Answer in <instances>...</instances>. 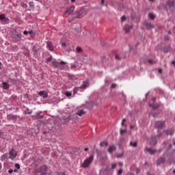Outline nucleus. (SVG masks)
<instances>
[{"instance_id":"obj_9","label":"nucleus","mask_w":175,"mask_h":175,"mask_svg":"<svg viewBox=\"0 0 175 175\" xmlns=\"http://www.w3.org/2000/svg\"><path fill=\"white\" fill-rule=\"evenodd\" d=\"M38 95L40 96H42L44 98H47V96H49V95L47 94V93H45L44 91H40L38 92Z\"/></svg>"},{"instance_id":"obj_19","label":"nucleus","mask_w":175,"mask_h":175,"mask_svg":"<svg viewBox=\"0 0 175 175\" xmlns=\"http://www.w3.org/2000/svg\"><path fill=\"white\" fill-rule=\"evenodd\" d=\"M88 166V159H86L82 164V167H87Z\"/></svg>"},{"instance_id":"obj_40","label":"nucleus","mask_w":175,"mask_h":175,"mask_svg":"<svg viewBox=\"0 0 175 175\" xmlns=\"http://www.w3.org/2000/svg\"><path fill=\"white\" fill-rule=\"evenodd\" d=\"M117 87V85L116 83H113L111 86V88H116Z\"/></svg>"},{"instance_id":"obj_4","label":"nucleus","mask_w":175,"mask_h":175,"mask_svg":"<svg viewBox=\"0 0 175 175\" xmlns=\"http://www.w3.org/2000/svg\"><path fill=\"white\" fill-rule=\"evenodd\" d=\"M156 128H158L159 129H162L163 126H165V122L162 121H157L155 123Z\"/></svg>"},{"instance_id":"obj_60","label":"nucleus","mask_w":175,"mask_h":175,"mask_svg":"<svg viewBox=\"0 0 175 175\" xmlns=\"http://www.w3.org/2000/svg\"><path fill=\"white\" fill-rule=\"evenodd\" d=\"M149 1H151L152 2L154 0H149Z\"/></svg>"},{"instance_id":"obj_63","label":"nucleus","mask_w":175,"mask_h":175,"mask_svg":"<svg viewBox=\"0 0 175 175\" xmlns=\"http://www.w3.org/2000/svg\"><path fill=\"white\" fill-rule=\"evenodd\" d=\"M0 122H1V120H0Z\"/></svg>"},{"instance_id":"obj_2","label":"nucleus","mask_w":175,"mask_h":175,"mask_svg":"<svg viewBox=\"0 0 175 175\" xmlns=\"http://www.w3.org/2000/svg\"><path fill=\"white\" fill-rule=\"evenodd\" d=\"M66 63L65 62L62 61L61 62H58L57 61L52 62V66L53 68H59L61 70H65V67L62 66V65H65Z\"/></svg>"},{"instance_id":"obj_15","label":"nucleus","mask_w":175,"mask_h":175,"mask_svg":"<svg viewBox=\"0 0 175 175\" xmlns=\"http://www.w3.org/2000/svg\"><path fill=\"white\" fill-rule=\"evenodd\" d=\"M116 150V146H109V148H108V152H109V154H111V152H113V151Z\"/></svg>"},{"instance_id":"obj_37","label":"nucleus","mask_w":175,"mask_h":175,"mask_svg":"<svg viewBox=\"0 0 175 175\" xmlns=\"http://www.w3.org/2000/svg\"><path fill=\"white\" fill-rule=\"evenodd\" d=\"M148 62L150 64V65H152V64H154V61H152V59H149L148 61Z\"/></svg>"},{"instance_id":"obj_18","label":"nucleus","mask_w":175,"mask_h":175,"mask_svg":"<svg viewBox=\"0 0 175 175\" xmlns=\"http://www.w3.org/2000/svg\"><path fill=\"white\" fill-rule=\"evenodd\" d=\"M147 151H148V152H150L151 155H152V154H155V152H157L156 150H154L152 148H148Z\"/></svg>"},{"instance_id":"obj_53","label":"nucleus","mask_w":175,"mask_h":175,"mask_svg":"<svg viewBox=\"0 0 175 175\" xmlns=\"http://www.w3.org/2000/svg\"><path fill=\"white\" fill-rule=\"evenodd\" d=\"M2 169V163H0V170Z\"/></svg>"},{"instance_id":"obj_10","label":"nucleus","mask_w":175,"mask_h":175,"mask_svg":"<svg viewBox=\"0 0 175 175\" xmlns=\"http://www.w3.org/2000/svg\"><path fill=\"white\" fill-rule=\"evenodd\" d=\"M167 5L170 8H173L174 6V0H168V1L167 2Z\"/></svg>"},{"instance_id":"obj_56","label":"nucleus","mask_w":175,"mask_h":175,"mask_svg":"<svg viewBox=\"0 0 175 175\" xmlns=\"http://www.w3.org/2000/svg\"><path fill=\"white\" fill-rule=\"evenodd\" d=\"M130 128H131V129H133L134 126H131Z\"/></svg>"},{"instance_id":"obj_59","label":"nucleus","mask_w":175,"mask_h":175,"mask_svg":"<svg viewBox=\"0 0 175 175\" xmlns=\"http://www.w3.org/2000/svg\"><path fill=\"white\" fill-rule=\"evenodd\" d=\"M62 175H66V174H65V173H63Z\"/></svg>"},{"instance_id":"obj_50","label":"nucleus","mask_w":175,"mask_h":175,"mask_svg":"<svg viewBox=\"0 0 175 175\" xmlns=\"http://www.w3.org/2000/svg\"><path fill=\"white\" fill-rule=\"evenodd\" d=\"M152 99V102H155V100H157V98L155 97H153Z\"/></svg>"},{"instance_id":"obj_17","label":"nucleus","mask_w":175,"mask_h":175,"mask_svg":"<svg viewBox=\"0 0 175 175\" xmlns=\"http://www.w3.org/2000/svg\"><path fill=\"white\" fill-rule=\"evenodd\" d=\"M3 88L4 90H9V83L3 82Z\"/></svg>"},{"instance_id":"obj_51","label":"nucleus","mask_w":175,"mask_h":175,"mask_svg":"<svg viewBox=\"0 0 175 175\" xmlns=\"http://www.w3.org/2000/svg\"><path fill=\"white\" fill-rule=\"evenodd\" d=\"M101 4L105 5V0H101Z\"/></svg>"},{"instance_id":"obj_8","label":"nucleus","mask_w":175,"mask_h":175,"mask_svg":"<svg viewBox=\"0 0 175 175\" xmlns=\"http://www.w3.org/2000/svg\"><path fill=\"white\" fill-rule=\"evenodd\" d=\"M14 33H15V39H16L18 41L21 40V36H23V35L18 33L16 30H14Z\"/></svg>"},{"instance_id":"obj_55","label":"nucleus","mask_w":175,"mask_h":175,"mask_svg":"<svg viewBox=\"0 0 175 175\" xmlns=\"http://www.w3.org/2000/svg\"><path fill=\"white\" fill-rule=\"evenodd\" d=\"M85 151H88V148H85Z\"/></svg>"},{"instance_id":"obj_1","label":"nucleus","mask_w":175,"mask_h":175,"mask_svg":"<svg viewBox=\"0 0 175 175\" xmlns=\"http://www.w3.org/2000/svg\"><path fill=\"white\" fill-rule=\"evenodd\" d=\"M48 167L46 165H43L35 170L36 174L39 175H46L47 173Z\"/></svg>"},{"instance_id":"obj_52","label":"nucleus","mask_w":175,"mask_h":175,"mask_svg":"<svg viewBox=\"0 0 175 175\" xmlns=\"http://www.w3.org/2000/svg\"><path fill=\"white\" fill-rule=\"evenodd\" d=\"M14 173H17L18 170L17 169L14 170Z\"/></svg>"},{"instance_id":"obj_39","label":"nucleus","mask_w":175,"mask_h":175,"mask_svg":"<svg viewBox=\"0 0 175 175\" xmlns=\"http://www.w3.org/2000/svg\"><path fill=\"white\" fill-rule=\"evenodd\" d=\"M122 21H125L126 20V17L125 16H122L121 18Z\"/></svg>"},{"instance_id":"obj_57","label":"nucleus","mask_w":175,"mask_h":175,"mask_svg":"<svg viewBox=\"0 0 175 175\" xmlns=\"http://www.w3.org/2000/svg\"><path fill=\"white\" fill-rule=\"evenodd\" d=\"M76 0H71V2H75Z\"/></svg>"},{"instance_id":"obj_21","label":"nucleus","mask_w":175,"mask_h":175,"mask_svg":"<svg viewBox=\"0 0 175 175\" xmlns=\"http://www.w3.org/2000/svg\"><path fill=\"white\" fill-rule=\"evenodd\" d=\"M100 145L101 147H107V146H109V143H107V142H103Z\"/></svg>"},{"instance_id":"obj_29","label":"nucleus","mask_w":175,"mask_h":175,"mask_svg":"<svg viewBox=\"0 0 175 175\" xmlns=\"http://www.w3.org/2000/svg\"><path fill=\"white\" fill-rule=\"evenodd\" d=\"M36 118H37V120H39L40 118H43V116H40V113H38L36 116Z\"/></svg>"},{"instance_id":"obj_34","label":"nucleus","mask_w":175,"mask_h":175,"mask_svg":"<svg viewBox=\"0 0 175 175\" xmlns=\"http://www.w3.org/2000/svg\"><path fill=\"white\" fill-rule=\"evenodd\" d=\"M122 172H123L122 168H120V169L118 170V175L122 174Z\"/></svg>"},{"instance_id":"obj_23","label":"nucleus","mask_w":175,"mask_h":175,"mask_svg":"<svg viewBox=\"0 0 175 175\" xmlns=\"http://www.w3.org/2000/svg\"><path fill=\"white\" fill-rule=\"evenodd\" d=\"M174 133V131H173L172 129L165 131L166 135H173Z\"/></svg>"},{"instance_id":"obj_49","label":"nucleus","mask_w":175,"mask_h":175,"mask_svg":"<svg viewBox=\"0 0 175 175\" xmlns=\"http://www.w3.org/2000/svg\"><path fill=\"white\" fill-rule=\"evenodd\" d=\"M158 72H159V73H162V68H159V69L158 70Z\"/></svg>"},{"instance_id":"obj_33","label":"nucleus","mask_w":175,"mask_h":175,"mask_svg":"<svg viewBox=\"0 0 175 175\" xmlns=\"http://www.w3.org/2000/svg\"><path fill=\"white\" fill-rule=\"evenodd\" d=\"M117 167V164L116 163H113L112 165H111V169L113 170H114V169H116Z\"/></svg>"},{"instance_id":"obj_45","label":"nucleus","mask_w":175,"mask_h":175,"mask_svg":"<svg viewBox=\"0 0 175 175\" xmlns=\"http://www.w3.org/2000/svg\"><path fill=\"white\" fill-rule=\"evenodd\" d=\"M62 47H66V44L65 42L62 43Z\"/></svg>"},{"instance_id":"obj_7","label":"nucleus","mask_w":175,"mask_h":175,"mask_svg":"<svg viewBox=\"0 0 175 175\" xmlns=\"http://www.w3.org/2000/svg\"><path fill=\"white\" fill-rule=\"evenodd\" d=\"M75 11V5H72L71 7L68 8L67 10L66 11V13L68 14H72L73 12Z\"/></svg>"},{"instance_id":"obj_27","label":"nucleus","mask_w":175,"mask_h":175,"mask_svg":"<svg viewBox=\"0 0 175 175\" xmlns=\"http://www.w3.org/2000/svg\"><path fill=\"white\" fill-rule=\"evenodd\" d=\"M76 68H77V66L75 64H72L70 69L71 70H76Z\"/></svg>"},{"instance_id":"obj_20","label":"nucleus","mask_w":175,"mask_h":175,"mask_svg":"<svg viewBox=\"0 0 175 175\" xmlns=\"http://www.w3.org/2000/svg\"><path fill=\"white\" fill-rule=\"evenodd\" d=\"M130 146L131 147H134L135 148H136V147H137V142H130Z\"/></svg>"},{"instance_id":"obj_54","label":"nucleus","mask_w":175,"mask_h":175,"mask_svg":"<svg viewBox=\"0 0 175 175\" xmlns=\"http://www.w3.org/2000/svg\"><path fill=\"white\" fill-rule=\"evenodd\" d=\"M30 6H32L33 5V3H29Z\"/></svg>"},{"instance_id":"obj_3","label":"nucleus","mask_w":175,"mask_h":175,"mask_svg":"<svg viewBox=\"0 0 175 175\" xmlns=\"http://www.w3.org/2000/svg\"><path fill=\"white\" fill-rule=\"evenodd\" d=\"M17 157V152L14 150V148H12L10 151V159H14Z\"/></svg>"},{"instance_id":"obj_46","label":"nucleus","mask_w":175,"mask_h":175,"mask_svg":"<svg viewBox=\"0 0 175 175\" xmlns=\"http://www.w3.org/2000/svg\"><path fill=\"white\" fill-rule=\"evenodd\" d=\"M23 34H24V35H28V31H27L25 30V31H23Z\"/></svg>"},{"instance_id":"obj_26","label":"nucleus","mask_w":175,"mask_h":175,"mask_svg":"<svg viewBox=\"0 0 175 175\" xmlns=\"http://www.w3.org/2000/svg\"><path fill=\"white\" fill-rule=\"evenodd\" d=\"M149 18L151 19V20H154V18H155V15L152 13H150L149 14Z\"/></svg>"},{"instance_id":"obj_38","label":"nucleus","mask_w":175,"mask_h":175,"mask_svg":"<svg viewBox=\"0 0 175 175\" xmlns=\"http://www.w3.org/2000/svg\"><path fill=\"white\" fill-rule=\"evenodd\" d=\"M15 167H16V169H20V164H18V163H16L15 164Z\"/></svg>"},{"instance_id":"obj_47","label":"nucleus","mask_w":175,"mask_h":175,"mask_svg":"<svg viewBox=\"0 0 175 175\" xmlns=\"http://www.w3.org/2000/svg\"><path fill=\"white\" fill-rule=\"evenodd\" d=\"M28 33H29L30 35H32L33 33V31L32 30L29 31H28Z\"/></svg>"},{"instance_id":"obj_11","label":"nucleus","mask_w":175,"mask_h":175,"mask_svg":"<svg viewBox=\"0 0 175 175\" xmlns=\"http://www.w3.org/2000/svg\"><path fill=\"white\" fill-rule=\"evenodd\" d=\"M133 27L132 26H128V25H126L124 27V31L126 33H128V32H130L131 30L133 29Z\"/></svg>"},{"instance_id":"obj_5","label":"nucleus","mask_w":175,"mask_h":175,"mask_svg":"<svg viewBox=\"0 0 175 175\" xmlns=\"http://www.w3.org/2000/svg\"><path fill=\"white\" fill-rule=\"evenodd\" d=\"M0 20H2L3 24H8L9 23V18L5 16V14L0 15Z\"/></svg>"},{"instance_id":"obj_62","label":"nucleus","mask_w":175,"mask_h":175,"mask_svg":"<svg viewBox=\"0 0 175 175\" xmlns=\"http://www.w3.org/2000/svg\"><path fill=\"white\" fill-rule=\"evenodd\" d=\"M174 144L175 145V143H174Z\"/></svg>"},{"instance_id":"obj_32","label":"nucleus","mask_w":175,"mask_h":175,"mask_svg":"<svg viewBox=\"0 0 175 175\" xmlns=\"http://www.w3.org/2000/svg\"><path fill=\"white\" fill-rule=\"evenodd\" d=\"M65 95L66 96H72V93L70 92H66Z\"/></svg>"},{"instance_id":"obj_6","label":"nucleus","mask_w":175,"mask_h":175,"mask_svg":"<svg viewBox=\"0 0 175 175\" xmlns=\"http://www.w3.org/2000/svg\"><path fill=\"white\" fill-rule=\"evenodd\" d=\"M158 139V136H154L150 139L151 146H157V140Z\"/></svg>"},{"instance_id":"obj_48","label":"nucleus","mask_w":175,"mask_h":175,"mask_svg":"<svg viewBox=\"0 0 175 175\" xmlns=\"http://www.w3.org/2000/svg\"><path fill=\"white\" fill-rule=\"evenodd\" d=\"M118 165H119V166H123L124 164L122 163V162H119Z\"/></svg>"},{"instance_id":"obj_16","label":"nucleus","mask_w":175,"mask_h":175,"mask_svg":"<svg viewBox=\"0 0 175 175\" xmlns=\"http://www.w3.org/2000/svg\"><path fill=\"white\" fill-rule=\"evenodd\" d=\"M149 106L150 107H152L154 110H155V109H158V107H159L158 104H149Z\"/></svg>"},{"instance_id":"obj_30","label":"nucleus","mask_w":175,"mask_h":175,"mask_svg":"<svg viewBox=\"0 0 175 175\" xmlns=\"http://www.w3.org/2000/svg\"><path fill=\"white\" fill-rule=\"evenodd\" d=\"M125 122H126V119H123L122 122V126H125V128H126V125H125Z\"/></svg>"},{"instance_id":"obj_36","label":"nucleus","mask_w":175,"mask_h":175,"mask_svg":"<svg viewBox=\"0 0 175 175\" xmlns=\"http://www.w3.org/2000/svg\"><path fill=\"white\" fill-rule=\"evenodd\" d=\"M81 88H87V83H84L83 85L81 87Z\"/></svg>"},{"instance_id":"obj_58","label":"nucleus","mask_w":175,"mask_h":175,"mask_svg":"<svg viewBox=\"0 0 175 175\" xmlns=\"http://www.w3.org/2000/svg\"><path fill=\"white\" fill-rule=\"evenodd\" d=\"M173 173H174V174H175V170H173Z\"/></svg>"},{"instance_id":"obj_25","label":"nucleus","mask_w":175,"mask_h":175,"mask_svg":"<svg viewBox=\"0 0 175 175\" xmlns=\"http://www.w3.org/2000/svg\"><path fill=\"white\" fill-rule=\"evenodd\" d=\"M68 77L70 80H76V77L75 75H68Z\"/></svg>"},{"instance_id":"obj_42","label":"nucleus","mask_w":175,"mask_h":175,"mask_svg":"<svg viewBox=\"0 0 175 175\" xmlns=\"http://www.w3.org/2000/svg\"><path fill=\"white\" fill-rule=\"evenodd\" d=\"M83 14V11L82 10H81L80 12H79V15L78 16V17L80 18V17H81V14Z\"/></svg>"},{"instance_id":"obj_41","label":"nucleus","mask_w":175,"mask_h":175,"mask_svg":"<svg viewBox=\"0 0 175 175\" xmlns=\"http://www.w3.org/2000/svg\"><path fill=\"white\" fill-rule=\"evenodd\" d=\"M53 59V58L52 57H49V58H47L46 59V62H51V61Z\"/></svg>"},{"instance_id":"obj_28","label":"nucleus","mask_w":175,"mask_h":175,"mask_svg":"<svg viewBox=\"0 0 175 175\" xmlns=\"http://www.w3.org/2000/svg\"><path fill=\"white\" fill-rule=\"evenodd\" d=\"M76 50H77V53H81V51H83V49H81V47H80V46H77L76 48Z\"/></svg>"},{"instance_id":"obj_61","label":"nucleus","mask_w":175,"mask_h":175,"mask_svg":"<svg viewBox=\"0 0 175 175\" xmlns=\"http://www.w3.org/2000/svg\"><path fill=\"white\" fill-rule=\"evenodd\" d=\"M0 65H2V63L0 62Z\"/></svg>"},{"instance_id":"obj_44","label":"nucleus","mask_w":175,"mask_h":175,"mask_svg":"<svg viewBox=\"0 0 175 175\" xmlns=\"http://www.w3.org/2000/svg\"><path fill=\"white\" fill-rule=\"evenodd\" d=\"M8 173H9L10 174H12V173H13V170H12V169L9 170H8Z\"/></svg>"},{"instance_id":"obj_35","label":"nucleus","mask_w":175,"mask_h":175,"mask_svg":"<svg viewBox=\"0 0 175 175\" xmlns=\"http://www.w3.org/2000/svg\"><path fill=\"white\" fill-rule=\"evenodd\" d=\"M124 132H126V129H120V135H123Z\"/></svg>"},{"instance_id":"obj_31","label":"nucleus","mask_w":175,"mask_h":175,"mask_svg":"<svg viewBox=\"0 0 175 175\" xmlns=\"http://www.w3.org/2000/svg\"><path fill=\"white\" fill-rule=\"evenodd\" d=\"M92 159H94V157L90 156V158L88 159V164L91 163L92 162Z\"/></svg>"},{"instance_id":"obj_22","label":"nucleus","mask_w":175,"mask_h":175,"mask_svg":"<svg viewBox=\"0 0 175 175\" xmlns=\"http://www.w3.org/2000/svg\"><path fill=\"white\" fill-rule=\"evenodd\" d=\"M146 28L147 29H150L151 28H154V25H152L151 23H146Z\"/></svg>"},{"instance_id":"obj_43","label":"nucleus","mask_w":175,"mask_h":175,"mask_svg":"<svg viewBox=\"0 0 175 175\" xmlns=\"http://www.w3.org/2000/svg\"><path fill=\"white\" fill-rule=\"evenodd\" d=\"M116 59H121V57H120L119 55H116Z\"/></svg>"},{"instance_id":"obj_12","label":"nucleus","mask_w":175,"mask_h":175,"mask_svg":"<svg viewBox=\"0 0 175 175\" xmlns=\"http://www.w3.org/2000/svg\"><path fill=\"white\" fill-rule=\"evenodd\" d=\"M47 47L50 51H53V50H54V46H53V44L51 42H47Z\"/></svg>"},{"instance_id":"obj_24","label":"nucleus","mask_w":175,"mask_h":175,"mask_svg":"<svg viewBox=\"0 0 175 175\" xmlns=\"http://www.w3.org/2000/svg\"><path fill=\"white\" fill-rule=\"evenodd\" d=\"M8 159V154H4L1 156V162H3V161H5V159Z\"/></svg>"},{"instance_id":"obj_13","label":"nucleus","mask_w":175,"mask_h":175,"mask_svg":"<svg viewBox=\"0 0 175 175\" xmlns=\"http://www.w3.org/2000/svg\"><path fill=\"white\" fill-rule=\"evenodd\" d=\"M85 114V111L84 110L81 109L77 111V115L79 117H81V116H84Z\"/></svg>"},{"instance_id":"obj_14","label":"nucleus","mask_w":175,"mask_h":175,"mask_svg":"<svg viewBox=\"0 0 175 175\" xmlns=\"http://www.w3.org/2000/svg\"><path fill=\"white\" fill-rule=\"evenodd\" d=\"M165 162V157H161L157 161V165H161V163H163Z\"/></svg>"}]
</instances>
